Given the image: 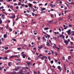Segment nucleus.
<instances>
[{
	"mask_svg": "<svg viewBox=\"0 0 74 74\" xmlns=\"http://www.w3.org/2000/svg\"><path fill=\"white\" fill-rule=\"evenodd\" d=\"M49 43H51V40H49Z\"/></svg>",
	"mask_w": 74,
	"mask_h": 74,
	"instance_id": "52",
	"label": "nucleus"
},
{
	"mask_svg": "<svg viewBox=\"0 0 74 74\" xmlns=\"http://www.w3.org/2000/svg\"><path fill=\"white\" fill-rule=\"evenodd\" d=\"M50 6L51 7H53V5L52 4H50Z\"/></svg>",
	"mask_w": 74,
	"mask_h": 74,
	"instance_id": "23",
	"label": "nucleus"
},
{
	"mask_svg": "<svg viewBox=\"0 0 74 74\" xmlns=\"http://www.w3.org/2000/svg\"><path fill=\"white\" fill-rule=\"evenodd\" d=\"M15 57V56L13 55L11 56V57H10V58L11 59V58H14Z\"/></svg>",
	"mask_w": 74,
	"mask_h": 74,
	"instance_id": "14",
	"label": "nucleus"
},
{
	"mask_svg": "<svg viewBox=\"0 0 74 74\" xmlns=\"http://www.w3.org/2000/svg\"><path fill=\"white\" fill-rule=\"evenodd\" d=\"M15 22L14 21L13 22V26H14V25H15Z\"/></svg>",
	"mask_w": 74,
	"mask_h": 74,
	"instance_id": "40",
	"label": "nucleus"
},
{
	"mask_svg": "<svg viewBox=\"0 0 74 74\" xmlns=\"http://www.w3.org/2000/svg\"><path fill=\"white\" fill-rule=\"evenodd\" d=\"M25 15L27 16H30V15L27 14H25Z\"/></svg>",
	"mask_w": 74,
	"mask_h": 74,
	"instance_id": "29",
	"label": "nucleus"
},
{
	"mask_svg": "<svg viewBox=\"0 0 74 74\" xmlns=\"http://www.w3.org/2000/svg\"><path fill=\"white\" fill-rule=\"evenodd\" d=\"M11 74H16V72L14 71L13 72V73H12Z\"/></svg>",
	"mask_w": 74,
	"mask_h": 74,
	"instance_id": "17",
	"label": "nucleus"
},
{
	"mask_svg": "<svg viewBox=\"0 0 74 74\" xmlns=\"http://www.w3.org/2000/svg\"><path fill=\"white\" fill-rule=\"evenodd\" d=\"M14 5H18V4H17V3H14Z\"/></svg>",
	"mask_w": 74,
	"mask_h": 74,
	"instance_id": "44",
	"label": "nucleus"
},
{
	"mask_svg": "<svg viewBox=\"0 0 74 74\" xmlns=\"http://www.w3.org/2000/svg\"><path fill=\"white\" fill-rule=\"evenodd\" d=\"M43 40H44V41H45V42L46 41V39H45V37H43Z\"/></svg>",
	"mask_w": 74,
	"mask_h": 74,
	"instance_id": "13",
	"label": "nucleus"
},
{
	"mask_svg": "<svg viewBox=\"0 0 74 74\" xmlns=\"http://www.w3.org/2000/svg\"><path fill=\"white\" fill-rule=\"evenodd\" d=\"M8 27H9L8 25H7L6 29H8Z\"/></svg>",
	"mask_w": 74,
	"mask_h": 74,
	"instance_id": "19",
	"label": "nucleus"
},
{
	"mask_svg": "<svg viewBox=\"0 0 74 74\" xmlns=\"http://www.w3.org/2000/svg\"><path fill=\"white\" fill-rule=\"evenodd\" d=\"M47 36H48V38H49V37H50V36L49 35H48Z\"/></svg>",
	"mask_w": 74,
	"mask_h": 74,
	"instance_id": "45",
	"label": "nucleus"
},
{
	"mask_svg": "<svg viewBox=\"0 0 74 74\" xmlns=\"http://www.w3.org/2000/svg\"><path fill=\"white\" fill-rule=\"evenodd\" d=\"M3 37L4 38H6L7 37V35L6 34H4L3 35Z\"/></svg>",
	"mask_w": 74,
	"mask_h": 74,
	"instance_id": "4",
	"label": "nucleus"
},
{
	"mask_svg": "<svg viewBox=\"0 0 74 74\" xmlns=\"http://www.w3.org/2000/svg\"><path fill=\"white\" fill-rule=\"evenodd\" d=\"M2 42H1V39L0 38V45L1 44Z\"/></svg>",
	"mask_w": 74,
	"mask_h": 74,
	"instance_id": "38",
	"label": "nucleus"
},
{
	"mask_svg": "<svg viewBox=\"0 0 74 74\" xmlns=\"http://www.w3.org/2000/svg\"><path fill=\"white\" fill-rule=\"evenodd\" d=\"M48 29H49V28L48 27H45L44 28L45 30H48Z\"/></svg>",
	"mask_w": 74,
	"mask_h": 74,
	"instance_id": "9",
	"label": "nucleus"
},
{
	"mask_svg": "<svg viewBox=\"0 0 74 74\" xmlns=\"http://www.w3.org/2000/svg\"><path fill=\"white\" fill-rule=\"evenodd\" d=\"M45 11H42V12H40L41 13H45Z\"/></svg>",
	"mask_w": 74,
	"mask_h": 74,
	"instance_id": "36",
	"label": "nucleus"
},
{
	"mask_svg": "<svg viewBox=\"0 0 74 74\" xmlns=\"http://www.w3.org/2000/svg\"><path fill=\"white\" fill-rule=\"evenodd\" d=\"M44 49H48L46 47H44Z\"/></svg>",
	"mask_w": 74,
	"mask_h": 74,
	"instance_id": "59",
	"label": "nucleus"
},
{
	"mask_svg": "<svg viewBox=\"0 0 74 74\" xmlns=\"http://www.w3.org/2000/svg\"><path fill=\"white\" fill-rule=\"evenodd\" d=\"M27 64H28V66H29V65H30V64H31V62H29L28 63H27Z\"/></svg>",
	"mask_w": 74,
	"mask_h": 74,
	"instance_id": "21",
	"label": "nucleus"
},
{
	"mask_svg": "<svg viewBox=\"0 0 74 74\" xmlns=\"http://www.w3.org/2000/svg\"><path fill=\"white\" fill-rule=\"evenodd\" d=\"M24 7H25V8H27V7H28V5H24Z\"/></svg>",
	"mask_w": 74,
	"mask_h": 74,
	"instance_id": "20",
	"label": "nucleus"
},
{
	"mask_svg": "<svg viewBox=\"0 0 74 74\" xmlns=\"http://www.w3.org/2000/svg\"><path fill=\"white\" fill-rule=\"evenodd\" d=\"M59 30L60 32H61V29L60 28H59Z\"/></svg>",
	"mask_w": 74,
	"mask_h": 74,
	"instance_id": "62",
	"label": "nucleus"
},
{
	"mask_svg": "<svg viewBox=\"0 0 74 74\" xmlns=\"http://www.w3.org/2000/svg\"><path fill=\"white\" fill-rule=\"evenodd\" d=\"M71 17V16H68V19H70V17Z\"/></svg>",
	"mask_w": 74,
	"mask_h": 74,
	"instance_id": "34",
	"label": "nucleus"
},
{
	"mask_svg": "<svg viewBox=\"0 0 74 74\" xmlns=\"http://www.w3.org/2000/svg\"><path fill=\"white\" fill-rule=\"evenodd\" d=\"M27 12L29 13V12H30V11L29 10H27Z\"/></svg>",
	"mask_w": 74,
	"mask_h": 74,
	"instance_id": "58",
	"label": "nucleus"
},
{
	"mask_svg": "<svg viewBox=\"0 0 74 74\" xmlns=\"http://www.w3.org/2000/svg\"><path fill=\"white\" fill-rule=\"evenodd\" d=\"M39 5H42V3L39 4Z\"/></svg>",
	"mask_w": 74,
	"mask_h": 74,
	"instance_id": "61",
	"label": "nucleus"
},
{
	"mask_svg": "<svg viewBox=\"0 0 74 74\" xmlns=\"http://www.w3.org/2000/svg\"><path fill=\"white\" fill-rule=\"evenodd\" d=\"M32 14L33 16H34V13H32Z\"/></svg>",
	"mask_w": 74,
	"mask_h": 74,
	"instance_id": "49",
	"label": "nucleus"
},
{
	"mask_svg": "<svg viewBox=\"0 0 74 74\" xmlns=\"http://www.w3.org/2000/svg\"><path fill=\"white\" fill-rule=\"evenodd\" d=\"M3 8H4L3 6L0 7V10H1V9H3Z\"/></svg>",
	"mask_w": 74,
	"mask_h": 74,
	"instance_id": "22",
	"label": "nucleus"
},
{
	"mask_svg": "<svg viewBox=\"0 0 74 74\" xmlns=\"http://www.w3.org/2000/svg\"><path fill=\"white\" fill-rule=\"evenodd\" d=\"M46 10V8H41V11H42L43 10Z\"/></svg>",
	"mask_w": 74,
	"mask_h": 74,
	"instance_id": "7",
	"label": "nucleus"
},
{
	"mask_svg": "<svg viewBox=\"0 0 74 74\" xmlns=\"http://www.w3.org/2000/svg\"><path fill=\"white\" fill-rule=\"evenodd\" d=\"M70 4H74V3L73 2H71V3H69Z\"/></svg>",
	"mask_w": 74,
	"mask_h": 74,
	"instance_id": "33",
	"label": "nucleus"
},
{
	"mask_svg": "<svg viewBox=\"0 0 74 74\" xmlns=\"http://www.w3.org/2000/svg\"><path fill=\"white\" fill-rule=\"evenodd\" d=\"M33 3H34V4H36V3H37V2L36 1H34L33 2Z\"/></svg>",
	"mask_w": 74,
	"mask_h": 74,
	"instance_id": "47",
	"label": "nucleus"
},
{
	"mask_svg": "<svg viewBox=\"0 0 74 74\" xmlns=\"http://www.w3.org/2000/svg\"><path fill=\"white\" fill-rule=\"evenodd\" d=\"M21 3L19 2L18 3V5H21Z\"/></svg>",
	"mask_w": 74,
	"mask_h": 74,
	"instance_id": "48",
	"label": "nucleus"
},
{
	"mask_svg": "<svg viewBox=\"0 0 74 74\" xmlns=\"http://www.w3.org/2000/svg\"><path fill=\"white\" fill-rule=\"evenodd\" d=\"M68 37H69V36H66V38H68Z\"/></svg>",
	"mask_w": 74,
	"mask_h": 74,
	"instance_id": "64",
	"label": "nucleus"
},
{
	"mask_svg": "<svg viewBox=\"0 0 74 74\" xmlns=\"http://www.w3.org/2000/svg\"><path fill=\"white\" fill-rule=\"evenodd\" d=\"M42 27H44V24H42Z\"/></svg>",
	"mask_w": 74,
	"mask_h": 74,
	"instance_id": "43",
	"label": "nucleus"
},
{
	"mask_svg": "<svg viewBox=\"0 0 74 74\" xmlns=\"http://www.w3.org/2000/svg\"><path fill=\"white\" fill-rule=\"evenodd\" d=\"M2 59L3 60H5V57H2Z\"/></svg>",
	"mask_w": 74,
	"mask_h": 74,
	"instance_id": "56",
	"label": "nucleus"
},
{
	"mask_svg": "<svg viewBox=\"0 0 74 74\" xmlns=\"http://www.w3.org/2000/svg\"><path fill=\"white\" fill-rule=\"evenodd\" d=\"M71 32V29H69L68 30V31H66V32L68 33V35H70V34H71V33L70 32Z\"/></svg>",
	"mask_w": 74,
	"mask_h": 74,
	"instance_id": "1",
	"label": "nucleus"
},
{
	"mask_svg": "<svg viewBox=\"0 0 74 74\" xmlns=\"http://www.w3.org/2000/svg\"><path fill=\"white\" fill-rule=\"evenodd\" d=\"M42 45H41L40 47L38 46V48H39V49H41V48H42Z\"/></svg>",
	"mask_w": 74,
	"mask_h": 74,
	"instance_id": "11",
	"label": "nucleus"
},
{
	"mask_svg": "<svg viewBox=\"0 0 74 74\" xmlns=\"http://www.w3.org/2000/svg\"><path fill=\"white\" fill-rule=\"evenodd\" d=\"M71 58V56H69V58H68V59H69V60H70V59Z\"/></svg>",
	"mask_w": 74,
	"mask_h": 74,
	"instance_id": "46",
	"label": "nucleus"
},
{
	"mask_svg": "<svg viewBox=\"0 0 74 74\" xmlns=\"http://www.w3.org/2000/svg\"><path fill=\"white\" fill-rule=\"evenodd\" d=\"M53 44H54V45H55V48H57V49L59 50V49H60V48H59L58 47H56V45L55 44L53 43Z\"/></svg>",
	"mask_w": 74,
	"mask_h": 74,
	"instance_id": "6",
	"label": "nucleus"
},
{
	"mask_svg": "<svg viewBox=\"0 0 74 74\" xmlns=\"http://www.w3.org/2000/svg\"><path fill=\"white\" fill-rule=\"evenodd\" d=\"M63 60H65V58H64V56L63 57Z\"/></svg>",
	"mask_w": 74,
	"mask_h": 74,
	"instance_id": "39",
	"label": "nucleus"
},
{
	"mask_svg": "<svg viewBox=\"0 0 74 74\" xmlns=\"http://www.w3.org/2000/svg\"><path fill=\"white\" fill-rule=\"evenodd\" d=\"M15 60H16L17 61H21V60L19 59H15Z\"/></svg>",
	"mask_w": 74,
	"mask_h": 74,
	"instance_id": "24",
	"label": "nucleus"
},
{
	"mask_svg": "<svg viewBox=\"0 0 74 74\" xmlns=\"http://www.w3.org/2000/svg\"><path fill=\"white\" fill-rule=\"evenodd\" d=\"M7 1H12V0H6Z\"/></svg>",
	"mask_w": 74,
	"mask_h": 74,
	"instance_id": "31",
	"label": "nucleus"
},
{
	"mask_svg": "<svg viewBox=\"0 0 74 74\" xmlns=\"http://www.w3.org/2000/svg\"><path fill=\"white\" fill-rule=\"evenodd\" d=\"M67 12V10H65L64 11V13L66 14V12Z\"/></svg>",
	"mask_w": 74,
	"mask_h": 74,
	"instance_id": "51",
	"label": "nucleus"
},
{
	"mask_svg": "<svg viewBox=\"0 0 74 74\" xmlns=\"http://www.w3.org/2000/svg\"><path fill=\"white\" fill-rule=\"evenodd\" d=\"M47 46H50V44L49 43V42H47Z\"/></svg>",
	"mask_w": 74,
	"mask_h": 74,
	"instance_id": "15",
	"label": "nucleus"
},
{
	"mask_svg": "<svg viewBox=\"0 0 74 74\" xmlns=\"http://www.w3.org/2000/svg\"><path fill=\"white\" fill-rule=\"evenodd\" d=\"M8 47H5V49H8Z\"/></svg>",
	"mask_w": 74,
	"mask_h": 74,
	"instance_id": "53",
	"label": "nucleus"
},
{
	"mask_svg": "<svg viewBox=\"0 0 74 74\" xmlns=\"http://www.w3.org/2000/svg\"><path fill=\"white\" fill-rule=\"evenodd\" d=\"M11 64H12V63L11 62H9L8 63V65L9 66H11Z\"/></svg>",
	"mask_w": 74,
	"mask_h": 74,
	"instance_id": "8",
	"label": "nucleus"
},
{
	"mask_svg": "<svg viewBox=\"0 0 74 74\" xmlns=\"http://www.w3.org/2000/svg\"><path fill=\"white\" fill-rule=\"evenodd\" d=\"M29 10H34V8H33V7H31L29 8Z\"/></svg>",
	"mask_w": 74,
	"mask_h": 74,
	"instance_id": "10",
	"label": "nucleus"
},
{
	"mask_svg": "<svg viewBox=\"0 0 74 74\" xmlns=\"http://www.w3.org/2000/svg\"><path fill=\"white\" fill-rule=\"evenodd\" d=\"M21 49V47H18V48H17V49L18 50H20V49Z\"/></svg>",
	"mask_w": 74,
	"mask_h": 74,
	"instance_id": "32",
	"label": "nucleus"
},
{
	"mask_svg": "<svg viewBox=\"0 0 74 74\" xmlns=\"http://www.w3.org/2000/svg\"><path fill=\"white\" fill-rule=\"evenodd\" d=\"M8 58H7V57H5V60H7V59H8Z\"/></svg>",
	"mask_w": 74,
	"mask_h": 74,
	"instance_id": "27",
	"label": "nucleus"
},
{
	"mask_svg": "<svg viewBox=\"0 0 74 74\" xmlns=\"http://www.w3.org/2000/svg\"><path fill=\"white\" fill-rule=\"evenodd\" d=\"M22 56H23V58H24L25 59L26 57H25L26 56V54H24L22 55Z\"/></svg>",
	"mask_w": 74,
	"mask_h": 74,
	"instance_id": "5",
	"label": "nucleus"
},
{
	"mask_svg": "<svg viewBox=\"0 0 74 74\" xmlns=\"http://www.w3.org/2000/svg\"><path fill=\"white\" fill-rule=\"evenodd\" d=\"M14 56H15V57H16V58H18V56L17 55H15Z\"/></svg>",
	"mask_w": 74,
	"mask_h": 74,
	"instance_id": "54",
	"label": "nucleus"
},
{
	"mask_svg": "<svg viewBox=\"0 0 74 74\" xmlns=\"http://www.w3.org/2000/svg\"><path fill=\"white\" fill-rule=\"evenodd\" d=\"M69 27H72V25L69 24V25H68Z\"/></svg>",
	"mask_w": 74,
	"mask_h": 74,
	"instance_id": "37",
	"label": "nucleus"
},
{
	"mask_svg": "<svg viewBox=\"0 0 74 74\" xmlns=\"http://www.w3.org/2000/svg\"><path fill=\"white\" fill-rule=\"evenodd\" d=\"M9 30L10 31V32H12V29H9Z\"/></svg>",
	"mask_w": 74,
	"mask_h": 74,
	"instance_id": "57",
	"label": "nucleus"
},
{
	"mask_svg": "<svg viewBox=\"0 0 74 74\" xmlns=\"http://www.w3.org/2000/svg\"><path fill=\"white\" fill-rule=\"evenodd\" d=\"M10 18H12V19L14 18H15V15H14L13 16H10Z\"/></svg>",
	"mask_w": 74,
	"mask_h": 74,
	"instance_id": "12",
	"label": "nucleus"
},
{
	"mask_svg": "<svg viewBox=\"0 0 74 74\" xmlns=\"http://www.w3.org/2000/svg\"><path fill=\"white\" fill-rule=\"evenodd\" d=\"M51 64H53V60L51 61Z\"/></svg>",
	"mask_w": 74,
	"mask_h": 74,
	"instance_id": "26",
	"label": "nucleus"
},
{
	"mask_svg": "<svg viewBox=\"0 0 74 74\" xmlns=\"http://www.w3.org/2000/svg\"><path fill=\"white\" fill-rule=\"evenodd\" d=\"M12 40L14 41H16V39H15L13 38L12 39Z\"/></svg>",
	"mask_w": 74,
	"mask_h": 74,
	"instance_id": "41",
	"label": "nucleus"
},
{
	"mask_svg": "<svg viewBox=\"0 0 74 74\" xmlns=\"http://www.w3.org/2000/svg\"><path fill=\"white\" fill-rule=\"evenodd\" d=\"M34 50H36V47H34L33 49Z\"/></svg>",
	"mask_w": 74,
	"mask_h": 74,
	"instance_id": "60",
	"label": "nucleus"
},
{
	"mask_svg": "<svg viewBox=\"0 0 74 74\" xmlns=\"http://www.w3.org/2000/svg\"><path fill=\"white\" fill-rule=\"evenodd\" d=\"M57 68L58 69H61V67H60V66H58L57 67Z\"/></svg>",
	"mask_w": 74,
	"mask_h": 74,
	"instance_id": "16",
	"label": "nucleus"
},
{
	"mask_svg": "<svg viewBox=\"0 0 74 74\" xmlns=\"http://www.w3.org/2000/svg\"><path fill=\"white\" fill-rule=\"evenodd\" d=\"M3 68H4L3 66L2 67L0 66V70H1V69H3Z\"/></svg>",
	"mask_w": 74,
	"mask_h": 74,
	"instance_id": "25",
	"label": "nucleus"
},
{
	"mask_svg": "<svg viewBox=\"0 0 74 74\" xmlns=\"http://www.w3.org/2000/svg\"><path fill=\"white\" fill-rule=\"evenodd\" d=\"M16 9H18V8H19V7L18 6H17L16 7Z\"/></svg>",
	"mask_w": 74,
	"mask_h": 74,
	"instance_id": "42",
	"label": "nucleus"
},
{
	"mask_svg": "<svg viewBox=\"0 0 74 74\" xmlns=\"http://www.w3.org/2000/svg\"><path fill=\"white\" fill-rule=\"evenodd\" d=\"M28 60H30V57H28Z\"/></svg>",
	"mask_w": 74,
	"mask_h": 74,
	"instance_id": "63",
	"label": "nucleus"
},
{
	"mask_svg": "<svg viewBox=\"0 0 74 74\" xmlns=\"http://www.w3.org/2000/svg\"><path fill=\"white\" fill-rule=\"evenodd\" d=\"M28 6H29V7H31V6H32V4H30V3H29L28 4Z\"/></svg>",
	"mask_w": 74,
	"mask_h": 74,
	"instance_id": "18",
	"label": "nucleus"
},
{
	"mask_svg": "<svg viewBox=\"0 0 74 74\" xmlns=\"http://www.w3.org/2000/svg\"><path fill=\"white\" fill-rule=\"evenodd\" d=\"M1 40H2V41H3L4 40V38H1Z\"/></svg>",
	"mask_w": 74,
	"mask_h": 74,
	"instance_id": "28",
	"label": "nucleus"
},
{
	"mask_svg": "<svg viewBox=\"0 0 74 74\" xmlns=\"http://www.w3.org/2000/svg\"><path fill=\"white\" fill-rule=\"evenodd\" d=\"M55 62H58V60H57L55 59Z\"/></svg>",
	"mask_w": 74,
	"mask_h": 74,
	"instance_id": "55",
	"label": "nucleus"
},
{
	"mask_svg": "<svg viewBox=\"0 0 74 74\" xmlns=\"http://www.w3.org/2000/svg\"><path fill=\"white\" fill-rule=\"evenodd\" d=\"M53 20H51L48 21V23L49 24H51V23H52L53 22Z\"/></svg>",
	"mask_w": 74,
	"mask_h": 74,
	"instance_id": "3",
	"label": "nucleus"
},
{
	"mask_svg": "<svg viewBox=\"0 0 74 74\" xmlns=\"http://www.w3.org/2000/svg\"><path fill=\"white\" fill-rule=\"evenodd\" d=\"M64 42L66 44V45H67L68 44H69V42H67V41L66 40H64Z\"/></svg>",
	"mask_w": 74,
	"mask_h": 74,
	"instance_id": "2",
	"label": "nucleus"
},
{
	"mask_svg": "<svg viewBox=\"0 0 74 74\" xmlns=\"http://www.w3.org/2000/svg\"><path fill=\"white\" fill-rule=\"evenodd\" d=\"M62 36H63V34H61L60 35V37H62Z\"/></svg>",
	"mask_w": 74,
	"mask_h": 74,
	"instance_id": "30",
	"label": "nucleus"
},
{
	"mask_svg": "<svg viewBox=\"0 0 74 74\" xmlns=\"http://www.w3.org/2000/svg\"><path fill=\"white\" fill-rule=\"evenodd\" d=\"M2 23V21L1 20H0V23Z\"/></svg>",
	"mask_w": 74,
	"mask_h": 74,
	"instance_id": "50",
	"label": "nucleus"
},
{
	"mask_svg": "<svg viewBox=\"0 0 74 74\" xmlns=\"http://www.w3.org/2000/svg\"><path fill=\"white\" fill-rule=\"evenodd\" d=\"M8 51V53L9 52H11V51L10 50H8L7 51Z\"/></svg>",
	"mask_w": 74,
	"mask_h": 74,
	"instance_id": "35",
	"label": "nucleus"
}]
</instances>
